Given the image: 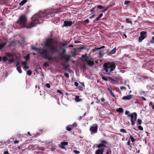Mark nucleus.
I'll return each mask as SVG.
<instances>
[{"instance_id":"1","label":"nucleus","mask_w":154,"mask_h":154,"mask_svg":"<svg viewBox=\"0 0 154 154\" xmlns=\"http://www.w3.org/2000/svg\"><path fill=\"white\" fill-rule=\"evenodd\" d=\"M54 12L50 11H45L43 12H39L32 17L31 19L32 21L28 24L27 23L26 17L25 15H22L19 17L17 21V23L21 28H30L38 24L42 23L45 19H48L54 16Z\"/></svg>"},{"instance_id":"2","label":"nucleus","mask_w":154,"mask_h":154,"mask_svg":"<svg viewBox=\"0 0 154 154\" xmlns=\"http://www.w3.org/2000/svg\"><path fill=\"white\" fill-rule=\"evenodd\" d=\"M32 49L36 51L38 53L42 56L43 58L48 60L49 61H53L54 58L51 56H48V50L47 49L42 50V49L36 47H32Z\"/></svg>"},{"instance_id":"3","label":"nucleus","mask_w":154,"mask_h":154,"mask_svg":"<svg viewBox=\"0 0 154 154\" xmlns=\"http://www.w3.org/2000/svg\"><path fill=\"white\" fill-rule=\"evenodd\" d=\"M100 142L101 143L95 144L94 145V146H96L98 149L95 151V154H103L104 148L107 147L106 144H107L108 142L106 140H100Z\"/></svg>"},{"instance_id":"4","label":"nucleus","mask_w":154,"mask_h":154,"mask_svg":"<svg viewBox=\"0 0 154 154\" xmlns=\"http://www.w3.org/2000/svg\"><path fill=\"white\" fill-rule=\"evenodd\" d=\"M103 67L106 72L104 74H108L115 69L116 65L113 62H106L104 63Z\"/></svg>"},{"instance_id":"5","label":"nucleus","mask_w":154,"mask_h":154,"mask_svg":"<svg viewBox=\"0 0 154 154\" xmlns=\"http://www.w3.org/2000/svg\"><path fill=\"white\" fill-rule=\"evenodd\" d=\"M55 42L54 39L51 38H48L46 39L44 43L45 46L48 49L55 51H58L59 50L56 47L54 46Z\"/></svg>"},{"instance_id":"6","label":"nucleus","mask_w":154,"mask_h":154,"mask_svg":"<svg viewBox=\"0 0 154 154\" xmlns=\"http://www.w3.org/2000/svg\"><path fill=\"white\" fill-rule=\"evenodd\" d=\"M147 32L145 31H141L140 32V36L138 38L139 42H141L147 37Z\"/></svg>"},{"instance_id":"7","label":"nucleus","mask_w":154,"mask_h":154,"mask_svg":"<svg viewBox=\"0 0 154 154\" xmlns=\"http://www.w3.org/2000/svg\"><path fill=\"white\" fill-rule=\"evenodd\" d=\"M98 125L97 124H94L91 126L90 128V131L91 132V134L96 133L97 131Z\"/></svg>"},{"instance_id":"8","label":"nucleus","mask_w":154,"mask_h":154,"mask_svg":"<svg viewBox=\"0 0 154 154\" xmlns=\"http://www.w3.org/2000/svg\"><path fill=\"white\" fill-rule=\"evenodd\" d=\"M77 126V124L75 122L72 125H69L66 127V130L68 131H70L75 128Z\"/></svg>"},{"instance_id":"9","label":"nucleus","mask_w":154,"mask_h":154,"mask_svg":"<svg viewBox=\"0 0 154 154\" xmlns=\"http://www.w3.org/2000/svg\"><path fill=\"white\" fill-rule=\"evenodd\" d=\"M5 55L8 57L11 58V59L8 60L10 63H12L14 62L15 60L14 58V56L13 54L9 53H6Z\"/></svg>"},{"instance_id":"10","label":"nucleus","mask_w":154,"mask_h":154,"mask_svg":"<svg viewBox=\"0 0 154 154\" xmlns=\"http://www.w3.org/2000/svg\"><path fill=\"white\" fill-rule=\"evenodd\" d=\"M137 115L136 112H134L128 115V117H131V121H136L137 119Z\"/></svg>"},{"instance_id":"11","label":"nucleus","mask_w":154,"mask_h":154,"mask_svg":"<svg viewBox=\"0 0 154 154\" xmlns=\"http://www.w3.org/2000/svg\"><path fill=\"white\" fill-rule=\"evenodd\" d=\"M88 57L87 56L85 59V61L86 63L89 66H92L94 64V62L93 61L88 60Z\"/></svg>"},{"instance_id":"12","label":"nucleus","mask_w":154,"mask_h":154,"mask_svg":"<svg viewBox=\"0 0 154 154\" xmlns=\"http://www.w3.org/2000/svg\"><path fill=\"white\" fill-rule=\"evenodd\" d=\"M73 24L72 21H65L64 22V24L63 25V27H68L71 26Z\"/></svg>"},{"instance_id":"13","label":"nucleus","mask_w":154,"mask_h":154,"mask_svg":"<svg viewBox=\"0 0 154 154\" xmlns=\"http://www.w3.org/2000/svg\"><path fill=\"white\" fill-rule=\"evenodd\" d=\"M133 95L132 94L129 95L127 96H124L122 98L123 100H129L133 97Z\"/></svg>"},{"instance_id":"14","label":"nucleus","mask_w":154,"mask_h":154,"mask_svg":"<svg viewBox=\"0 0 154 154\" xmlns=\"http://www.w3.org/2000/svg\"><path fill=\"white\" fill-rule=\"evenodd\" d=\"M100 100L102 103V105H107L108 103V102L106 101V100L103 97L101 98L100 100H99L98 101L100 102Z\"/></svg>"},{"instance_id":"15","label":"nucleus","mask_w":154,"mask_h":154,"mask_svg":"<svg viewBox=\"0 0 154 154\" xmlns=\"http://www.w3.org/2000/svg\"><path fill=\"white\" fill-rule=\"evenodd\" d=\"M117 49L116 48V47H115L113 49H112L111 51L109 52H107L106 53L107 54V55L109 56L111 54H113L116 53V51Z\"/></svg>"},{"instance_id":"16","label":"nucleus","mask_w":154,"mask_h":154,"mask_svg":"<svg viewBox=\"0 0 154 154\" xmlns=\"http://www.w3.org/2000/svg\"><path fill=\"white\" fill-rule=\"evenodd\" d=\"M64 58L66 61H68L70 58V57L69 55L63 54L61 57V59Z\"/></svg>"},{"instance_id":"17","label":"nucleus","mask_w":154,"mask_h":154,"mask_svg":"<svg viewBox=\"0 0 154 154\" xmlns=\"http://www.w3.org/2000/svg\"><path fill=\"white\" fill-rule=\"evenodd\" d=\"M75 101L77 102H79L82 101V99L79 98V96L78 95H77L75 97Z\"/></svg>"},{"instance_id":"18","label":"nucleus","mask_w":154,"mask_h":154,"mask_svg":"<svg viewBox=\"0 0 154 154\" xmlns=\"http://www.w3.org/2000/svg\"><path fill=\"white\" fill-rule=\"evenodd\" d=\"M7 42H5L0 44V50L3 48L6 45Z\"/></svg>"},{"instance_id":"19","label":"nucleus","mask_w":154,"mask_h":154,"mask_svg":"<svg viewBox=\"0 0 154 154\" xmlns=\"http://www.w3.org/2000/svg\"><path fill=\"white\" fill-rule=\"evenodd\" d=\"M116 111L117 112L119 113H122L124 112L123 109L122 108H119L117 109Z\"/></svg>"},{"instance_id":"20","label":"nucleus","mask_w":154,"mask_h":154,"mask_svg":"<svg viewBox=\"0 0 154 154\" xmlns=\"http://www.w3.org/2000/svg\"><path fill=\"white\" fill-rule=\"evenodd\" d=\"M61 65L63 66L64 69L66 70L68 69V67L69 66V65L65 64V63H63Z\"/></svg>"},{"instance_id":"21","label":"nucleus","mask_w":154,"mask_h":154,"mask_svg":"<svg viewBox=\"0 0 154 154\" xmlns=\"http://www.w3.org/2000/svg\"><path fill=\"white\" fill-rule=\"evenodd\" d=\"M134 134H132V135H131L130 136V139L131 140V141L132 143H133L135 141H136V139H135L134 137L133 136Z\"/></svg>"},{"instance_id":"22","label":"nucleus","mask_w":154,"mask_h":154,"mask_svg":"<svg viewBox=\"0 0 154 154\" xmlns=\"http://www.w3.org/2000/svg\"><path fill=\"white\" fill-rule=\"evenodd\" d=\"M99 57L100 58H101L103 56V51L102 50H100L99 51Z\"/></svg>"},{"instance_id":"23","label":"nucleus","mask_w":154,"mask_h":154,"mask_svg":"<svg viewBox=\"0 0 154 154\" xmlns=\"http://www.w3.org/2000/svg\"><path fill=\"white\" fill-rule=\"evenodd\" d=\"M126 21L127 23H130L131 25H132V22H131V20L130 18H127L126 19Z\"/></svg>"},{"instance_id":"24","label":"nucleus","mask_w":154,"mask_h":154,"mask_svg":"<svg viewBox=\"0 0 154 154\" xmlns=\"http://www.w3.org/2000/svg\"><path fill=\"white\" fill-rule=\"evenodd\" d=\"M108 90L109 91L111 95L113 97H115V96L113 93L112 92V91L109 88H108Z\"/></svg>"},{"instance_id":"25","label":"nucleus","mask_w":154,"mask_h":154,"mask_svg":"<svg viewBox=\"0 0 154 154\" xmlns=\"http://www.w3.org/2000/svg\"><path fill=\"white\" fill-rule=\"evenodd\" d=\"M7 57V56H4L2 57V60L4 62H5L8 60Z\"/></svg>"},{"instance_id":"26","label":"nucleus","mask_w":154,"mask_h":154,"mask_svg":"<svg viewBox=\"0 0 154 154\" xmlns=\"http://www.w3.org/2000/svg\"><path fill=\"white\" fill-rule=\"evenodd\" d=\"M108 80H110V81H112V83L115 82H116V81L111 77H108Z\"/></svg>"},{"instance_id":"27","label":"nucleus","mask_w":154,"mask_h":154,"mask_svg":"<svg viewBox=\"0 0 154 154\" xmlns=\"http://www.w3.org/2000/svg\"><path fill=\"white\" fill-rule=\"evenodd\" d=\"M17 69L19 73H21L22 72V71L20 66H17Z\"/></svg>"},{"instance_id":"28","label":"nucleus","mask_w":154,"mask_h":154,"mask_svg":"<svg viewBox=\"0 0 154 154\" xmlns=\"http://www.w3.org/2000/svg\"><path fill=\"white\" fill-rule=\"evenodd\" d=\"M26 2L24 0H23L21 1L20 2V3L19 4L20 6H22Z\"/></svg>"},{"instance_id":"29","label":"nucleus","mask_w":154,"mask_h":154,"mask_svg":"<svg viewBox=\"0 0 154 154\" xmlns=\"http://www.w3.org/2000/svg\"><path fill=\"white\" fill-rule=\"evenodd\" d=\"M61 145L63 146H67L68 144V143L67 142H63L61 143Z\"/></svg>"},{"instance_id":"30","label":"nucleus","mask_w":154,"mask_h":154,"mask_svg":"<svg viewBox=\"0 0 154 154\" xmlns=\"http://www.w3.org/2000/svg\"><path fill=\"white\" fill-rule=\"evenodd\" d=\"M100 50V49L99 48H94L92 50V52H94L96 51H97L98 50Z\"/></svg>"},{"instance_id":"31","label":"nucleus","mask_w":154,"mask_h":154,"mask_svg":"<svg viewBox=\"0 0 154 154\" xmlns=\"http://www.w3.org/2000/svg\"><path fill=\"white\" fill-rule=\"evenodd\" d=\"M142 122L141 119H138L137 120V123L138 125H140L142 123Z\"/></svg>"},{"instance_id":"32","label":"nucleus","mask_w":154,"mask_h":154,"mask_svg":"<svg viewBox=\"0 0 154 154\" xmlns=\"http://www.w3.org/2000/svg\"><path fill=\"white\" fill-rule=\"evenodd\" d=\"M43 66L45 67L48 66H49V64L48 62H45L44 63Z\"/></svg>"},{"instance_id":"33","label":"nucleus","mask_w":154,"mask_h":154,"mask_svg":"<svg viewBox=\"0 0 154 154\" xmlns=\"http://www.w3.org/2000/svg\"><path fill=\"white\" fill-rule=\"evenodd\" d=\"M24 58L26 60H28L30 58V56L29 54H28L26 55V56L24 57Z\"/></svg>"},{"instance_id":"34","label":"nucleus","mask_w":154,"mask_h":154,"mask_svg":"<svg viewBox=\"0 0 154 154\" xmlns=\"http://www.w3.org/2000/svg\"><path fill=\"white\" fill-rule=\"evenodd\" d=\"M131 141L130 140H128L126 143V145L127 146H129L131 147V145L130 144Z\"/></svg>"},{"instance_id":"35","label":"nucleus","mask_w":154,"mask_h":154,"mask_svg":"<svg viewBox=\"0 0 154 154\" xmlns=\"http://www.w3.org/2000/svg\"><path fill=\"white\" fill-rule=\"evenodd\" d=\"M97 8L99 9H103L104 8L103 7V6L101 5H97Z\"/></svg>"},{"instance_id":"36","label":"nucleus","mask_w":154,"mask_h":154,"mask_svg":"<svg viewBox=\"0 0 154 154\" xmlns=\"http://www.w3.org/2000/svg\"><path fill=\"white\" fill-rule=\"evenodd\" d=\"M32 74V71L30 70H28L27 72V74L29 75H30Z\"/></svg>"},{"instance_id":"37","label":"nucleus","mask_w":154,"mask_h":154,"mask_svg":"<svg viewBox=\"0 0 154 154\" xmlns=\"http://www.w3.org/2000/svg\"><path fill=\"white\" fill-rule=\"evenodd\" d=\"M120 131L123 133H127L125 129L123 128H122L120 130Z\"/></svg>"},{"instance_id":"38","label":"nucleus","mask_w":154,"mask_h":154,"mask_svg":"<svg viewBox=\"0 0 154 154\" xmlns=\"http://www.w3.org/2000/svg\"><path fill=\"white\" fill-rule=\"evenodd\" d=\"M64 76L66 77L68 79L69 77V74L66 72L64 73Z\"/></svg>"},{"instance_id":"39","label":"nucleus","mask_w":154,"mask_h":154,"mask_svg":"<svg viewBox=\"0 0 154 154\" xmlns=\"http://www.w3.org/2000/svg\"><path fill=\"white\" fill-rule=\"evenodd\" d=\"M95 7L92 8L90 10V11L91 13H92L94 12H95V11L94 10H95Z\"/></svg>"},{"instance_id":"40","label":"nucleus","mask_w":154,"mask_h":154,"mask_svg":"<svg viewBox=\"0 0 154 154\" xmlns=\"http://www.w3.org/2000/svg\"><path fill=\"white\" fill-rule=\"evenodd\" d=\"M102 79L105 81H107L108 80V77L106 78V77L103 76L102 77Z\"/></svg>"},{"instance_id":"41","label":"nucleus","mask_w":154,"mask_h":154,"mask_svg":"<svg viewBox=\"0 0 154 154\" xmlns=\"http://www.w3.org/2000/svg\"><path fill=\"white\" fill-rule=\"evenodd\" d=\"M130 2H131L130 1H125L124 2V4L125 5H127L128 4H129Z\"/></svg>"},{"instance_id":"42","label":"nucleus","mask_w":154,"mask_h":154,"mask_svg":"<svg viewBox=\"0 0 154 154\" xmlns=\"http://www.w3.org/2000/svg\"><path fill=\"white\" fill-rule=\"evenodd\" d=\"M62 91V90H57V92L58 93L60 94H61L62 95V94H63V92Z\"/></svg>"},{"instance_id":"43","label":"nucleus","mask_w":154,"mask_h":154,"mask_svg":"<svg viewBox=\"0 0 154 154\" xmlns=\"http://www.w3.org/2000/svg\"><path fill=\"white\" fill-rule=\"evenodd\" d=\"M73 152L76 154H79L80 153L79 151L76 150H74Z\"/></svg>"},{"instance_id":"44","label":"nucleus","mask_w":154,"mask_h":154,"mask_svg":"<svg viewBox=\"0 0 154 154\" xmlns=\"http://www.w3.org/2000/svg\"><path fill=\"white\" fill-rule=\"evenodd\" d=\"M60 147L62 149H64L65 150H66V147L64 146H63L62 145H61L60 146Z\"/></svg>"},{"instance_id":"45","label":"nucleus","mask_w":154,"mask_h":154,"mask_svg":"<svg viewBox=\"0 0 154 154\" xmlns=\"http://www.w3.org/2000/svg\"><path fill=\"white\" fill-rule=\"evenodd\" d=\"M138 128L139 129V130L140 131H143V128L141 126H138Z\"/></svg>"},{"instance_id":"46","label":"nucleus","mask_w":154,"mask_h":154,"mask_svg":"<svg viewBox=\"0 0 154 154\" xmlns=\"http://www.w3.org/2000/svg\"><path fill=\"white\" fill-rule=\"evenodd\" d=\"M45 86L48 88H50L51 87L50 84L48 83L46 84Z\"/></svg>"},{"instance_id":"47","label":"nucleus","mask_w":154,"mask_h":154,"mask_svg":"<svg viewBox=\"0 0 154 154\" xmlns=\"http://www.w3.org/2000/svg\"><path fill=\"white\" fill-rule=\"evenodd\" d=\"M150 42L151 43H154V36L152 37L151 40L150 41Z\"/></svg>"},{"instance_id":"48","label":"nucleus","mask_w":154,"mask_h":154,"mask_svg":"<svg viewBox=\"0 0 154 154\" xmlns=\"http://www.w3.org/2000/svg\"><path fill=\"white\" fill-rule=\"evenodd\" d=\"M120 88L121 90H126V88L124 86H121L120 87Z\"/></svg>"},{"instance_id":"49","label":"nucleus","mask_w":154,"mask_h":154,"mask_svg":"<svg viewBox=\"0 0 154 154\" xmlns=\"http://www.w3.org/2000/svg\"><path fill=\"white\" fill-rule=\"evenodd\" d=\"M27 64V62L26 61L23 62L22 63V64L24 65V67H25L26 65Z\"/></svg>"},{"instance_id":"50","label":"nucleus","mask_w":154,"mask_h":154,"mask_svg":"<svg viewBox=\"0 0 154 154\" xmlns=\"http://www.w3.org/2000/svg\"><path fill=\"white\" fill-rule=\"evenodd\" d=\"M74 85L76 86L79 87H81L80 86H79V84L77 82H74Z\"/></svg>"},{"instance_id":"51","label":"nucleus","mask_w":154,"mask_h":154,"mask_svg":"<svg viewBox=\"0 0 154 154\" xmlns=\"http://www.w3.org/2000/svg\"><path fill=\"white\" fill-rule=\"evenodd\" d=\"M100 18L101 17H100L99 16H98L96 18L95 20L94 21V22H95V21H98L99 20Z\"/></svg>"},{"instance_id":"52","label":"nucleus","mask_w":154,"mask_h":154,"mask_svg":"<svg viewBox=\"0 0 154 154\" xmlns=\"http://www.w3.org/2000/svg\"><path fill=\"white\" fill-rule=\"evenodd\" d=\"M125 115H127V117H128V115H129V114H129V112L128 111H125Z\"/></svg>"},{"instance_id":"53","label":"nucleus","mask_w":154,"mask_h":154,"mask_svg":"<svg viewBox=\"0 0 154 154\" xmlns=\"http://www.w3.org/2000/svg\"><path fill=\"white\" fill-rule=\"evenodd\" d=\"M140 98L141 100H143L145 101L146 100V99L143 97H140Z\"/></svg>"},{"instance_id":"54","label":"nucleus","mask_w":154,"mask_h":154,"mask_svg":"<svg viewBox=\"0 0 154 154\" xmlns=\"http://www.w3.org/2000/svg\"><path fill=\"white\" fill-rule=\"evenodd\" d=\"M61 45L62 46H65L67 45V44L66 43H61Z\"/></svg>"},{"instance_id":"55","label":"nucleus","mask_w":154,"mask_h":154,"mask_svg":"<svg viewBox=\"0 0 154 154\" xmlns=\"http://www.w3.org/2000/svg\"><path fill=\"white\" fill-rule=\"evenodd\" d=\"M108 10V8L107 7L105 9L101 11V12L102 13H104L106 11Z\"/></svg>"},{"instance_id":"56","label":"nucleus","mask_w":154,"mask_h":154,"mask_svg":"<svg viewBox=\"0 0 154 154\" xmlns=\"http://www.w3.org/2000/svg\"><path fill=\"white\" fill-rule=\"evenodd\" d=\"M19 141L18 140H16L14 141V144H16L18 143H19Z\"/></svg>"},{"instance_id":"57","label":"nucleus","mask_w":154,"mask_h":154,"mask_svg":"<svg viewBox=\"0 0 154 154\" xmlns=\"http://www.w3.org/2000/svg\"><path fill=\"white\" fill-rule=\"evenodd\" d=\"M135 121H131V125H134V122Z\"/></svg>"},{"instance_id":"58","label":"nucleus","mask_w":154,"mask_h":154,"mask_svg":"<svg viewBox=\"0 0 154 154\" xmlns=\"http://www.w3.org/2000/svg\"><path fill=\"white\" fill-rule=\"evenodd\" d=\"M95 15V14H93V15H92V16H90L89 17V18L90 19H92V18H94V17Z\"/></svg>"},{"instance_id":"59","label":"nucleus","mask_w":154,"mask_h":154,"mask_svg":"<svg viewBox=\"0 0 154 154\" xmlns=\"http://www.w3.org/2000/svg\"><path fill=\"white\" fill-rule=\"evenodd\" d=\"M3 154H10L9 152L8 151H5L4 152Z\"/></svg>"},{"instance_id":"60","label":"nucleus","mask_w":154,"mask_h":154,"mask_svg":"<svg viewBox=\"0 0 154 154\" xmlns=\"http://www.w3.org/2000/svg\"><path fill=\"white\" fill-rule=\"evenodd\" d=\"M83 117L82 116H80L78 118V119L79 120H81Z\"/></svg>"},{"instance_id":"61","label":"nucleus","mask_w":154,"mask_h":154,"mask_svg":"<svg viewBox=\"0 0 154 154\" xmlns=\"http://www.w3.org/2000/svg\"><path fill=\"white\" fill-rule=\"evenodd\" d=\"M20 64V63L19 62H17V64H16V66H17H17H19V65Z\"/></svg>"},{"instance_id":"62","label":"nucleus","mask_w":154,"mask_h":154,"mask_svg":"<svg viewBox=\"0 0 154 154\" xmlns=\"http://www.w3.org/2000/svg\"><path fill=\"white\" fill-rule=\"evenodd\" d=\"M105 48V46H102L101 47H100L99 48L100 49V50H101L102 49Z\"/></svg>"},{"instance_id":"63","label":"nucleus","mask_w":154,"mask_h":154,"mask_svg":"<svg viewBox=\"0 0 154 154\" xmlns=\"http://www.w3.org/2000/svg\"><path fill=\"white\" fill-rule=\"evenodd\" d=\"M153 105V103L152 102H150L149 103V106H151V105Z\"/></svg>"},{"instance_id":"64","label":"nucleus","mask_w":154,"mask_h":154,"mask_svg":"<svg viewBox=\"0 0 154 154\" xmlns=\"http://www.w3.org/2000/svg\"><path fill=\"white\" fill-rule=\"evenodd\" d=\"M22 147H21V146H18V149L19 150H20V149H22Z\"/></svg>"}]
</instances>
